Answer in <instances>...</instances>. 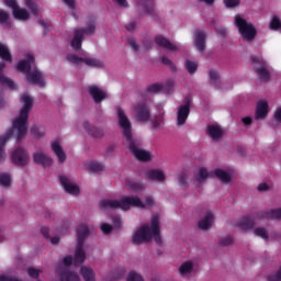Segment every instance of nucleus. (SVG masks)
<instances>
[{
	"instance_id": "34",
	"label": "nucleus",
	"mask_w": 281,
	"mask_h": 281,
	"mask_svg": "<svg viewBox=\"0 0 281 281\" xmlns=\"http://www.w3.org/2000/svg\"><path fill=\"white\" fill-rule=\"evenodd\" d=\"M193 270L194 265L192 263V261H186L179 268V271L182 276H190V273H192Z\"/></svg>"
},
{
	"instance_id": "16",
	"label": "nucleus",
	"mask_w": 281,
	"mask_h": 281,
	"mask_svg": "<svg viewBox=\"0 0 281 281\" xmlns=\"http://www.w3.org/2000/svg\"><path fill=\"white\" fill-rule=\"evenodd\" d=\"M257 218H268L270 221H280L281 218V207L272 209L270 211H260L257 213Z\"/></svg>"
},
{
	"instance_id": "23",
	"label": "nucleus",
	"mask_w": 281,
	"mask_h": 281,
	"mask_svg": "<svg viewBox=\"0 0 281 281\" xmlns=\"http://www.w3.org/2000/svg\"><path fill=\"white\" fill-rule=\"evenodd\" d=\"M255 72L262 82H269L271 80V72L267 68V64L261 65L260 67L255 68Z\"/></svg>"
},
{
	"instance_id": "15",
	"label": "nucleus",
	"mask_w": 281,
	"mask_h": 281,
	"mask_svg": "<svg viewBox=\"0 0 281 281\" xmlns=\"http://www.w3.org/2000/svg\"><path fill=\"white\" fill-rule=\"evenodd\" d=\"M155 43L158 47H162L164 49H168L169 52H178L179 46L169 42L168 38L164 37V35H157L155 37Z\"/></svg>"
},
{
	"instance_id": "52",
	"label": "nucleus",
	"mask_w": 281,
	"mask_h": 281,
	"mask_svg": "<svg viewBox=\"0 0 281 281\" xmlns=\"http://www.w3.org/2000/svg\"><path fill=\"white\" fill-rule=\"evenodd\" d=\"M41 272L42 271L36 268H27V274L34 280H37L38 276H41Z\"/></svg>"
},
{
	"instance_id": "8",
	"label": "nucleus",
	"mask_w": 281,
	"mask_h": 281,
	"mask_svg": "<svg viewBox=\"0 0 281 281\" xmlns=\"http://www.w3.org/2000/svg\"><path fill=\"white\" fill-rule=\"evenodd\" d=\"M190 117V99H187L184 104L178 106L177 111V126H183Z\"/></svg>"
},
{
	"instance_id": "36",
	"label": "nucleus",
	"mask_w": 281,
	"mask_h": 281,
	"mask_svg": "<svg viewBox=\"0 0 281 281\" xmlns=\"http://www.w3.org/2000/svg\"><path fill=\"white\" fill-rule=\"evenodd\" d=\"M0 58L7 63H12V54L3 44H0Z\"/></svg>"
},
{
	"instance_id": "42",
	"label": "nucleus",
	"mask_w": 281,
	"mask_h": 281,
	"mask_svg": "<svg viewBox=\"0 0 281 281\" xmlns=\"http://www.w3.org/2000/svg\"><path fill=\"white\" fill-rule=\"evenodd\" d=\"M164 124V116L157 115L155 116L154 121L151 122V126L154 131H159Z\"/></svg>"
},
{
	"instance_id": "33",
	"label": "nucleus",
	"mask_w": 281,
	"mask_h": 281,
	"mask_svg": "<svg viewBox=\"0 0 281 281\" xmlns=\"http://www.w3.org/2000/svg\"><path fill=\"white\" fill-rule=\"evenodd\" d=\"M214 175L222 183H229L232 181V176L223 169H215Z\"/></svg>"
},
{
	"instance_id": "12",
	"label": "nucleus",
	"mask_w": 281,
	"mask_h": 281,
	"mask_svg": "<svg viewBox=\"0 0 281 281\" xmlns=\"http://www.w3.org/2000/svg\"><path fill=\"white\" fill-rule=\"evenodd\" d=\"M88 93L91 95L95 104H100L103 100H106V92L100 89V87L92 85L87 88Z\"/></svg>"
},
{
	"instance_id": "19",
	"label": "nucleus",
	"mask_w": 281,
	"mask_h": 281,
	"mask_svg": "<svg viewBox=\"0 0 281 281\" xmlns=\"http://www.w3.org/2000/svg\"><path fill=\"white\" fill-rule=\"evenodd\" d=\"M52 150L55 153L59 164H65V161H67L65 149H63V146H60L58 140L52 143Z\"/></svg>"
},
{
	"instance_id": "49",
	"label": "nucleus",
	"mask_w": 281,
	"mask_h": 281,
	"mask_svg": "<svg viewBox=\"0 0 281 281\" xmlns=\"http://www.w3.org/2000/svg\"><path fill=\"white\" fill-rule=\"evenodd\" d=\"M10 175L8 173H0V184L3 186V188H9L10 186Z\"/></svg>"
},
{
	"instance_id": "2",
	"label": "nucleus",
	"mask_w": 281,
	"mask_h": 281,
	"mask_svg": "<svg viewBox=\"0 0 281 281\" xmlns=\"http://www.w3.org/2000/svg\"><path fill=\"white\" fill-rule=\"evenodd\" d=\"M23 106L20 110V115L13 121V128L16 131V142H21L25 135H27V120H30V111L34 106V99L30 94H23L21 97Z\"/></svg>"
},
{
	"instance_id": "1",
	"label": "nucleus",
	"mask_w": 281,
	"mask_h": 281,
	"mask_svg": "<svg viewBox=\"0 0 281 281\" xmlns=\"http://www.w3.org/2000/svg\"><path fill=\"white\" fill-rule=\"evenodd\" d=\"M117 116H119V126L123 131V137L128 142L130 150L138 159V161H150V153L140 149L139 140L133 138V126L131 125V121L124 110L122 108H117Z\"/></svg>"
},
{
	"instance_id": "32",
	"label": "nucleus",
	"mask_w": 281,
	"mask_h": 281,
	"mask_svg": "<svg viewBox=\"0 0 281 281\" xmlns=\"http://www.w3.org/2000/svg\"><path fill=\"white\" fill-rule=\"evenodd\" d=\"M80 273L85 281H95V274L93 273V269L82 266L80 269Z\"/></svg>"
},
{
	"instance_id": "11",
	"label": "nucleus",
	"mask_w": 281,
	"mask_h": 281,
	"mask_svg": "<svg viewBox=\"0 0 281 281\" xmlns=\"http://www.w3.org/2000/svg\"><path fill=\"white\" fill-rule=\"evenodd\" d=\"M135 115L138 122H148L150 120V109L146 103H138L135 106Z\"/></svg>"
},
{
	"instance_id": "45",
	"label": "nucleus",
	"mask_w": 281,
	"mask_h": 281,
	"mask_svg": "<svg viewBox=\"0 0 281 281\" xmlns=\"http://www.w3.org/2000/svg\"><path fill=\"white\" fill-rule=\"evenodd\" d=\"M127 186L133 192H140V190H144V184L142 182L130 181Z\"/></svg>"
},
{
	"instance_id": "20",
	"label": "nucleus",
	"mask_w": 281,
	"mask_h": 281,
	"mask_svg": "<svg viewBox=\"0 0 281 281\" xmlns=\"http://www.w3.org/2000/svg\"><path fill=\"white\" fill-rule=\"evenodd\" d=\"M33 159L36 164H40L44 168H49V166H52V164H53L52 158H49L47 155H45L44 153H41V151L35 153L33 155Z\"/></svg>"
},
{
	"instance_id": "39",
	"label": "nucleus",
	"mask_w": 281,
	"mask_h": 281,
	"mask_svg": "<svg viewBox=\"0 0 281 281\" xmlns=\"http://www.w3.org/2000/svg\"><path fill=\"white\" fill-rule=\"evenodd\" d=\"M255 236H258L259 238H262L263 240H269V233H267V229L263 227H257L254 229Z\"/></svg>"
},
{
	"instance_id": "28",
	"label": "nucleus",
	"mask_w": 281,
	"mask_h": 281,
	"mask_svg": "<svg viewBox=\"0 0 281 281\" xmlns=\"http://www.w3.org/2000/svg\"><path fill=\"white\" fill-rule=\"evenodd\" d=\"M147 177L151 181H159V182L166 181V173H164V171L159 169H151L147 171Z\"/></svg>"
},
{
	"instance_id": "61",
	"label": "nucleus",
	"mask_w": 281,
	"mask_h": 281,
	"mask_svg": "<svg viewBox=\"0 0 281 281\" xmlns=\"http://www.w3.org/2000/svg\"><path fill=\"white\" fill-rule=\"evenodd\" d=\"M10 19V15L4 10H0V23H7Z\"/></svg>"
},
{
	"instance_id": "13",
	"label": "nucleus",
	"mask_w": 281,
	"mask_h": 281,
	"mask_svg": "<svg viewBox=\"0 0 281 281\" xmlns=\"http://www.w3.org/2000/svg\"><path fill=\"white\" fill-rule=\"evenodd\" d=\"M26 80L30 85H36L37 87H45V79H43V72L38 69L31 70L26 75Z\"/></svg>"
},
{
	"instance_id": "5",
	"label": "nucleus",
	"mask_w": 281,
	"mask_h": 281,
	"mask_svg": "<svg viewBox=\"0 0 281 281\" xmlns=\"http://www.w3.org/2000/svg\"><path fill=\"white\" fill-rule=\"evenodd\" d=\"M235 25L243 38V41H247L248 43H251L258 34V31L256 30V26L251 22H247L245 18H241L240 15L235 16Z\"/></svg>"
},
{
	"instance_id": "53",
	"label": "nucleus",
	"mask_w": 281,
	"mask_h": 281,
	"mask_svg": "<svg viewBox=\"0 0 281 281\" xmlns=\"http://www.w3.org/2000/svg\"><path fill=\"white\" fill-rule=\"evenodd\" d=\"M218 71L216 70H210V80H211V85L216 86V82H218Z\"/></svg>"
},
{
	"instance_id": "21",
	"label": "nucleus",
	"mask_w": 281,
	"mask_h": 281,
	"mask_svg": "<svg viewBox=\"0 0 281 281\" xmlns=\"http://www.w3.org/2000/svg\"><path fill=\"white\" fill-rule=\"evenodd\" d=\"M14 135V130L10 128L7 131L5 135L0 137V164H3L5 161V151H3V148L5 146V142L10 139Z\"/></svg>"
},
{
	"instance_id": "17",
	"label": "nucleus",
	"mask_w": 281,
	"mask_h": 281,
	"mask_svg": "<svg viewBox=\"0 0 281 281\" xmlns=\"http://www.w3.org/2000/svg\"><path fill=\"white\" fill-rule=\"evenodd\" d=\"M267 115H269V103L265 100L258 101L255 114L256 120H265Z\"/></svg>"
},
{
	"instance_id": "18",
	"label": "nucleus",
	"mask_w": 281,
	"mask_h": 281,
	"mask_svg": "<svg viewBox=\"0 0 281 281\" xmlns=\"http://www.w3.org/2000/svg\"><path fill=\"white\" fill-rule=\"evenodd\" d=\"M85 244H77L76 250H75V258H74V265L75 267H78L87 260V254L85 252Z\"/></svg>"
},
{
	"instance_id": "30",
	"label": "nucleus",
	"mask_w": 281,
	"mask_h": 281,
	"mask_svg": "<svg viewBox=\"0 0 281 281\" xmlns=\"http://www.w3.org/2000/svg\"><path fill=\"white\" fill-rule=\"evenodd\" d=\"M13 16L18 21H27L30 13L25 9H21L19 5L13 10Z\"/></svg>"
},
{
	"instance_id": "60",
	"label": "nucleus",
	"mask_w": 281,
	"mask_h": 281,
	"mask_svg": "<svg viewBox=\"0 0 281 281\" xmlns=\"http://www.w3.org/2000/svg\"><path fill=\"white\" fill-rule=\"evenodd\" d=\"M63 262L65 267H71V265H74V257L71 255H68L63 259Z\"/></svg>"
},
{
	"instance_id": "37",
	"label": "nucleus",
	"mask_w": 281,
	"mask_h": 281,
	"mask_svg": "<svg viewBox=\"0 0 281 281\" xmlns=\"http://www.w3.org/2000/svg\"><path fill=\"white\" fill-rule=\"evenodd\" d=\"M143 12L151 16V19H157V11H155V3L153 2H149L148 5L144 4Z\"/></svg>"
},
{
	"instance_id": "40",
	"label": "nucleus",
	"mask_w": 281,
	"mask_h": 281,
	"mask_svg": "<svg viewBox=\"0 0 281 281\" xmlns=\"http://www.w3.org/2000/svg\"><path fill=\"white\" fill-rule=\"evenodd\" d=\"M184 67L190 74H196V69H199V65L189 59L186 60Z\"/></svg>"
},
{
	"instance_id": "48",
	"label": "nucleus",
	"mask_w": 281,
	"mask_h": 281,
	"mask_svg": "<svg viewBox=\"0 0 281 281\" xmlns=\"http://www.w3.org/2000/svg\"><path fill=\"white\" fill-rule=\"evenodd\" d=\"M270 30H281V21L280 18L273 16L272 20L270 21Z\"/></svg>"
},
{
	"instance_id": "9",
	"label": "nucleus",
	"mask_w": 281,
	"mask_h": 281,
	"mask_svg": "<svg viewBox=\"0 0 281 281\" xmlns=\"http://www.w3.org/2000/svg\"><path fill=\"white\" fill-rule=\"evenodd\" d=\"M34 63H35L34 55L29 54L26 55L25 59H22L18 63L16 69L21 74H25L27 76L29 72L32 71V65H34Z\"/></svg>"
},
{
	"instance_id": "51",
	"label": "nucleus",
	"mask_w": 281,
	"mask_h": 281,
	"mask_svg": "<svg viewBox=\"0 0 281 281\" xmlns=\"http://www.w3.org/2000/svg\"><path fill=\"white\" fill-rule=\"evenodd\" d=\"M234 243V238H232V236H226V237H223L221 240H220V245L221 247H229V245H232Z\"/></svg>"
},
{
	"instance_id": "41",
	"label": "nucleus",
	"mask_w": 281,
	"mask_h": 281,
	"mask_svg": "<svg viewBox=\"0 0 281 281\" xmlns=\"http://www.w3.org/2000/svg\"><path fill=\"white\" fill-rule=\"evenodd\" d=\"M88 170L90 172H102V170H104V165L100 162H90L88 165Z\"/></svg>"
},
{
	"instance_id": "31",
	"label": "nucleus",
	"mask_w": 281,
	"mask_h": 281,
	"mask_svg": "<svg viewBox=\"0 0 281 281\" xmlns=\"http://www.w3.org/2000/svg\"><path fill=\"white\" fill-rule=\"evenodd\" d=\"M79 31L81 32L82 36H85V34L87 36H93V34H95V18H92V20L89 21L87 27H82Z\"/></svg>"
},
{
	"instance_id": "55",
	"label": "nucleus",
	"mask_w": 281,
	"mask_h": 281,
	"mask_svg": "<svg viewBox=\"0 0 281 281\" xmlns=\"http://www.w3.org/2000/svg\"><path fill=\"white\" fill-rule=\"evenodd\" d=\"M178 181L181 188H188V176L186 173H181L178 177Z\"/></svg>"
},
{
	"instance_id": "58",
	"label": "nucleus",
	"mask_w": 281,
	"mask_h": 281,
	"mask_svg": "<svg viewBox=\"0 0 281 281\" xmlns=\"http://www.w3.org/2000/svg\"><path fill=\"white\" fill-rule=\"evenodd\" d=\"M161 63H162V65H167V67L172 68L173 71H175V69H177V67L175 66V64L172 63V60H170V59H169L168 57H166V56L161 57Z\"/></svg>"
},
{
	"instance_id": "3",
	"label": "nucleus",
	"mask_w": 281,
	"mask_h": 281,
	"mask_svg": "<svg viewBox=\"0 0 281 281\" xmlns=\"http://www.w3.org/2000/svg\"><path fill=\"white\" fill-rule=\"evenodd\" d=\"M154 236L155 243L161 245V234L159 228V216L155 215L151 218V228L148 225H143L133 236L134 245H142L150 240Z\"/></svg>"
},
{
	"instance_id": "10",
	"label": "nucleus",
	"mask_w": 281,
	"mask_h": 281,
	"mask_svg": "<svg viewBox=\"0 0 281 281\" xmlns=\"http://www.w3.org/2000/svg\"><path fill=\"white\" fill-rule=\"evenodd\" d=\"M59 182L60 186H63L65 192H67L68 194H72V196H78L80 194V188L71 183V181H69V178H67L66 176H60Z\"/></svg>"
},
{
	"instance_id": "6",
	"label": "nucleus",
	"mask_w": 281,
	"mask_h": 281,
	"mask_svg": "<svg viewBox=\"0 0 281 281\" xmlns=\"http://www.w3.org/2000/svg\"><path fill=\"white\" fill-rule=\"evenodd\" d=\"M67 60H69V63H72V65H80V63H85V65H87L88 67L100 68L103 66L102 61L97 58H82L78 57V55L76 54L67 55Z\"/></svg>"
},
{
	"instance_id": "24",
	"label": "nucleus",
	"mask_w": 281,
	"mask_h": 281,
	"mask_svg": "<svg viewBox=\"0 0 281 281\" xmlns=\"http://www.w3.org/2000/svg\"><path fill=\"white\" fill-rule=\"evenodd\" d=\"M214 223V214L212 212H207L204 218H202L198 223L199 229L207 231L212 227V224Z\"/></svg>"
},
{
	"instance_id": "27",
	"label": "nucleus",
	"mask_w": 281,
	"mask_h": 281,
	"mask_svg": "<svg viewBox=\"0 0 281 281\" xmlns=\"http://www.w3.org/2000/svg\"><path fill=\"white\" fill-rule=\"evenodd\" d=\"M206 133L211 139H221L223 137V128L218 125H209Z\"/></svg>"
},
{
	"instance_id": "44",
	"label": "nucleus",
	"mask_w": 281,
	"mask_h": 281,
	"mask_svg": "<svg viewBox=\"0 0 281 281\" xmlns=\"http://www.w3.org/2000/svg\"><path fill=\"white\" fill-rule=\"evenodd\" d=\"M164 85L161 83H153L147 87V92L148 93H159V91H162Z\"/></svg>"
},
{
	"instance_id": "54",
	"label": "nucleus",
	"mask_w": 281,
	"mask_h": 281,
	"mask_svg": "<svg viewBox=\"0 0 281 281\" xmlns=\"http://www.w3.org/2000/svg\"><path fill=\"white\" fill-rule=\"evenodd\" d=\"M101 232L105 235L109 236V234H111V232H113V226L106 223H103L101 225Z\"/></svg>"
},
{
	"instance_id": "7",
	"label": "nucleus",
	"mask_w": 281,
	"mask_h": 281,
	"mask_svg": "<svg viewBox=\"0 0 281 281\" xmlns=\"http://www.w3.org/2000/svg\"><path fill=\"white\" fill-rule=\"evenodd\" d=\"M11 161L15 164V166H27V164H30V154L27 150L19 147L12 153Z\"/></svg>"
},
{
	"instance_id": "43",
	"label": "nucleus",
	"mask_w": 281,
	"mask_h": 281,
	"mask_svg": "<svg viewBox=\"0 0 281 281\" xmlns=\"http://www.w3.org/2000/svg\"><path fill=\"white\" fill-rule=\"evenodd\" d=\"M0 85H7L9 89H14V81L12 79L5 77L3 74H0Z\"/></svg>"
},
{
	"instance_id": "38",
	"label": "nucleus",
	"mask_w": 281,
	"mask_h": 281,
	"mask_svg": "<svg viewBox=\"0 0 281 281\" xmlns=\"http://www.w3.org/2000/svg\"><path fill=\"white\" fill-rule=\"evenodd\" d=\"M209 177H210V172H207V169L202 167V168L199 169L195 181L198 183H203V181H205Z\"/></svg>"
},
{
	"instance_id": "50",
	"label": "nucleus",
	"mask_w": 281,
	"mask_h": 281,
	"mask_svg": "<svg viewBox=\"0 0 281 281\" xmlns=\"http://www.w3.org/2000/svg\"><path fill=\"white\" fill-rule=\"evenodd\" d=\"M250 60L252 63V65H266L267 61H265V59L261 56H257V55H252L250 56Z\"/></svg>"
},
{
	"instance_id": "14",
	"label": "nucleus",
	"mask_w": 281,
	"mask_h": 281,
	"mask_svg": "<svg viewBox=\"0 0 281 281\" xmlns=\"http://www.w3.org/2000/svg\"><path fill=\"white\" fill-rule=\"evenodd\" d=\"M205 41H207V34L203 30H198L194 32V45L200 54L205 52Z\"/></svg>"
},
{
	"instance_id": "59",
	"label": "nucleus",
	"mask_w": 281,
	"mask_h": 281,
	"mask_svg": "<svg viewBox=\"0 0 281 281\" xmlns=\"http://www.w3.org/2000/svg\"><path fill=\"white\" fill-rule=\"evenodd\" d=\"M31 135L38 138V137H43L44 133L41 132L38 126H33L31 127Z\"/></svg>"
},
{
	"instance_id": "56",
	"label": "nucleus",
	"mask_w": 281,
	"mask_h": 281,
	"mask_svg": "<svg viewBox=\"0 0 281 281\" xmlns=\"http://www.w3.org/2000/svg\"><path fill=\"white\" fill-rule=\"evenodd\" d=\"M224 5L226 8H237V5H240V0H224Z\"/></svg>"
},
{
	"instance_id": "26",
	"label": "nucleus",
	"mask_w": 281,
	"mask_h": 281,
	"mask_svg": "<svg viewBox=\"0 0 281 281\" xmlns=\"http://www.w3.org/2000/svg\"><path fill=\"white\" fill-rule=\"evenodd\" d=\"M85 35H82V32H80V30H75L74 33V37L71 40V47L75 52H80V49L82 48V37Z\"/></svg>"
},
{
	"instance_id": "4",
	"label": "nucleus",
	"mask_w": 281,
	"mask_h": 281,
	"mask_svg": "<svg viewBox=\"0 0 281 281\" xmlns=\"http://www.w3.org/2000/svg\"><path fill=\"white\" fill-rule=\"evenodd\" d=\"M99 206L100 210H123L126 212L131 207L144 210L146 204L138 196H125L122 200H101Z\"/></svg>"
},
{
	"instance_id": "25",
	"label": "nucleus",
	"mask_w": 281,
	"mask_h": 281,
	"mask_svg": "<svg viewBox=\"0 0 281 281\" xmlns=\"http://www.w3.org/2000/svg\"><path fill=\"white\" fill-rule=\"evenodd\" d=\"M87 236H89V226L87 224H80L77 227V245H85V240H87Z\"/></svg>"
},
{
	"instance_id": "57",
	"label": "nucleus",
	"mask_w": 281,
	"mask_h": 281,
	"mask_svg": "<svg viewBox=\"0 0 281 281\" xmlns=\"http://www.w3.org/2000/svg\"><path fill=\"white\" fill-rule=\"evenodd\" d=\"M127 45H130V47H132V49L134 52H138L139 50V44H137V42H135V38H133V37H128L127 38Z\"/></svg>"
},
{
	"instance_id": "35",
	"label": "nucleus",
	"mask_w": 281,
	"mask_h": 281,
	"mask_svg": "<svg viewBox=\"0 0 281 281\" xmlns=\"http://www.w3.org/2000/svg\"><path fill=\"white\" fill-rule=\"evenodd\" d=\"M255 225L256 223L254 220L249 217H244L240 222H238V227H240V229H254Z\"/></svg>"
},
{
	"instance_id": "22",
	"label": "nucleus",
	"mask_w": 281,
	"mask_h": 281,
	"mask_svg": "<svg viewBox=\"0 0 281 281\" xmlns=\"http://www.w3.org/2000/svg\"><path fill=\"white\" fill-rule=\"evenodd\" d=\"M83 128L85 131L88 132V135H91V137H95V138L104 137V130L100 127L91 126L87 121L83 123Z\"/></svg>"
},
{
	"instance_id": "29",
	"label": "nucleus",
	"mask_w": 281,
	"mask_h": 281,
	"mask_svg": "<svg viewBox=\"0 0 281 281\" xmlns=\"http://www.w3.org/2000/svg\"><path fill=\"white\" fill-rule=\"evenodd\" d=\"M60 281H80L78 273L71 272L69 270L59 271Z\"/></svg>"
},
{
	"instance_id": "46",
	"label": "nucleus",
	"mask_w": 281,
	"mask_h": 281,
	"mask_svg": "<svg viewBox=\"0 0 281 281\" xmlns=\"http://www.w3.org/2000/svg\"><path fill=\"white\" fill-rule=\"evenodd\" d=\"M25 5L31 10L35 16L38 14V7L34 3V0H25Z\"/></svg>"
},
{
	"instance_id": "63",
	"label": "nucleus",
	"mask_w": 281,
	"mask_h": 281,
	"mask_svg": "<svg viewBox=\"0 0 281 281\" xmlns=\"http://www.w3.org/2000/svg\"><path fill=\"white\" fill-rule=\"evenodd\" d=\"M3 1L5 5H8L9 8H12V10L19 7V4L16 3V0H3Z\"/></svg>"
},
{
	"instance_id": "62",
	"label": "nucleus",
	"mask_w": 281,
	"mask_h": 281,
	"mask_svg": "<svg viewBox=\"0 0 281 281\" xmlns=\"http://www.w3.org/2000/svg\"><path fill=\"white\" fill-rule=\"evenodd\" d=\"M112 223L114 225V227H122V218H120V216L114 215L112 217Z\"/></svg>"
},
{
	"instance_id": "47",
	"label": "nucleus",
	"mask_w": 281,
	"mask_h": 281,
	"mask_svg": "<svg viewBox=\"0 0 281 281\" xmlns=\"http://www.w3.org/2000/svg\"><path fill=\"white\" fill-rule=\"evenodd\" d=\"M127 281H144V277L132 270L127 276Z\"/></svg>"
},
{
	"instance_id": "64",
	"label": "nucleus",
	"mask_w": 281,
	"mask_h": 281,
	"mask_svg": "<svg viewBox=\"0 0 281 281\" xmlns=\"http://www.w3.org/2000/svg\"><path fill=\"white\" fill-rule=\"evenodd\" d=\"M64 3L70 8V10H76V0H63Z\"/></svg>"
}]
</instances>
